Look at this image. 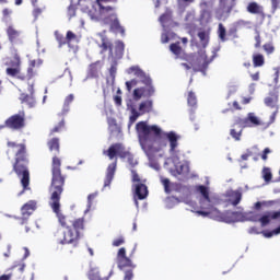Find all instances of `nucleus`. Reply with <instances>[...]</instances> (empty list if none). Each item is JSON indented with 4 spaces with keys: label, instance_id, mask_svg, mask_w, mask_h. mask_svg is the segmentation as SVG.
Segmentation results:
<instances>
[{
    "label": "nucleus",
    "instance_id": "6ab92c4d",
    "mask_svg": "<svg viewBox=\"0 0 280 280\" xmlns=\"http://www.w3.org/2000/svg\"><path fill=\"white\" fill-rule=\"evenodd\" d=\"M229 14H231V9L221 8L217 11V19L219 21H226V19H229Z\"/></svg>",
    "mask_w": 280,
    "mask_h": 280
},
{
    "label": "nucleus",
    "instance_id": "0e129e2a",
    "mask_svg": "<svg viewBox=\"0 0 280 280\" xmlns=\"http://www.w3.org/2000/svg\"><path fill=\"white\" fill-rule=\"evenodd\" d=\"M2 14H3V16H10V14H12V10H10V9H4V10L2 11Z\"/></svg>",
    "mask_w": 280,
    "mask_h": 280
},
{
    "label": "nucleus",
    "instance_id": "6e6d98bb",
    "mask_svg": "<svg viewBox=\"0 0 280 280\" xmlns=\"http://www.w3.org/2000/svg\"><path fill=\"white\" fill-rule=\"evenodd\" d=\"M161 43L165 44V43H170V35H167V33H163L161 36Z\"/></svg>",
    "mask_w": 280,
    "mask_h": 280
},
{
    "label": "nucleus",
    "instance_id": "79ce46f5",
    "mask_svg": "<svg viewBox=\"0 0 280 280\" xmlns=\"http://www.w3.org/2000/svg\"><path fill=\"white\" fill-rule=\"evenodd\" d=\"M138 81L136 79L126 82L127 91H132V86H137Z\"/></svg>",
    "mask_w": 280,
    "mask_h": 280
},
{
    "label": "nucleus",
    "instance_id": "bb28decb",
    "mask_svg": "<svg viewBox=\"0 0 280 280\" xmlns=\"http://www.w3.org/2000/svg\"><path fill=\"white\" fill-rule=\"evenodd\" d=\"M72 229L80 233L84 229V218L77 219L72 222Z\"/></svg>",
    "mask_w": 280,
    "mask_h": 280
},
{
    "label": "nucleus",
    "instance_id": "f704fd0d",
    "mask_svg": "<svg viewBox=\"0 0 280 280\" xmlns=\"http://www.w3.org/2000/svg\"><path fill=\"white\" fill-rule=\"evenodd\" d=\"M262 178L265 183H270L272 180V172L268 167H264L262 170Z\"/></svg>",
    "mask_w": 280,
    "mask_h": 280
},
{
    "label": "nucleus",
    "instance_id": "bf43d9fd",
    "mask_svg": "<svg viewBox=\"0 0 280 280\" xmlns=\"http://www.w3.org/2000/svg\"><path fill=\"white\" fill-rule=\"evenodd\" d=\"M25 101L27 102V104H28L30 107L34 106V104H35L34 98H32V97H30V96H26Z\"/></svg>",
    "mask_w": 280,
    "mask_h": 280
},
{
    "label": "nucleus",
    "instance_id": "412c9836",
    "mask_svg": "<svg viewBox=\"0 0 280 280\" xmlns=\"http://www.w3.org/2000/svg\"><path fill=\"white\" fill-rule=\"evenodd\" d=\"M198 38L200 39L202 47H207V45H209V31H199Z\"/></svg>",
    "mask_w": 280,
    "mask_h": 280
},
{
    "label": "nucleus",
    "instance_id": "0eeeda50",
    "mask_svg": "<svg viewBox=\"0 0 280 280\" xmlns=\"http://www.w3.org/2000/svg\"><path fill=\"white\" fill-rule=\"evenodd\" d=\"M9 147L14 148L16 147V163L14 164L13 168L14 172L18 174L19 178H21V185L23 189H27L30 186V171L27 170V160L25 159V145L19 144L16 145L14 142H9Z\"/></svg>",
    "mask_w": 280,
    "mask_h": 280
},
{
    "label": "nucleus",
    "instance_id": "c9c22d12",
    "mask_svg": "<svg viewBox=\"0 0 280 280\" xmlns=\"http://www.w3.org/2000/svg\"><path fill=\"white\" fill-rule=\"evenodd\" d=\"M90 280H108L100 277V270L98 269H92L89 273Z\"/></svg>",
    "mask_w": 280,
    "mask_h": 280
},
{
    "label": "nucleus",
    "instance_id": "4d7b16f0",
    "mask_svg": "<svg viewBox=\"0 0 280 280\" xmlns=\"http://www.w3.org/2000/svg\"><path fill=\"white\" fill-rule=\"evenodd\" d=\"M42 12H43V10H40V9H38V8H35V9L33 10V15H34V18H35V19H38V16H40Z\"/></svg>",
    "mask_w": 280,
    "mask_h": 280
},
{
    "label": "nucleus",
    "instance_id": "de8ad7c7",
    "mask_svg": "<svg viewBox=\"0 0 280 280\" xmlns=\"http://www.w3.org/2000/svg\"><path fill=\"white\" fill-rule=\"evenodd\" d=\"M264 49L267 54H272V51H275V46H272L271 44H265Z\"/></svg>",
    "mask_w": 280,
    "mask_h": 280
},
{
    "label": "nucleus",
    "instance_id": "5701e85b",
    "mask_svg": "<svg viewBox=\"0 0 280 280\" xmlns=\"http://www.w3.org/2000/svg\"><path fill=\"white\" fill-rule=\"evenodd\" d=\"M67 45H71V43H80V37L75 35V33L68 31L66 35Z\"/></svg>",
    "mask_w": 280,
    "mask_h": 280
},
{
    "label": "nucleus",
    "instance_id": "4c0bfd02",
    "mask_svg": "<svg viewBox=\"0 0 280 280\" xmlns=\"http://www.w3.org/2000/svg\"><path fill=\"white\" fill-rule=\"evenodd\" d=\"M187 102H188V106H192V107L196 106V104H198L196 94L194 92L188 93Z\"/></svg>",
    "mask_w": 280,
    "mask_h": 280
},
{
    "label": "nucleus",
    "instance_id": "b1692460",
    "mask_svg": "<svg viewBox=\"0 0 280 280\" xmlns=\"http://www.w3.org/2000/svg\"><path fill=\"white\" fill-rule=\"evenodd\" d=\"M97 196H98L97 192H93L88 196V205H86V209L84 210V215H86V213L91 211V207H93V200H95Z\"/></svg>",
    "mask_w": 280,
    "mask_h": 280
},
{
    "label": "nucleus",
    "instance_id": "423d86ee",
    "mask_svg": "<svg viewBox=\"0 0 280 280\" xmlns=\"http://www.w3.org/2000/svg\"><path fill=\"white\" fill-rule=\"evenodd\" d=\"M127 73L129 75H135L138 78L139 82L145 85L144 88H138L133 91V100L139 101L141 97H152V95H154L155 90L154 85H152V79H150L141 68L132 66L127 69Z\"/></svg>",
    "mask_w": 280,
    "mask_h": 280
},
{
    "label": "nucleus",
    "instance_id": "e433bc0d",
    "mask_svg": "<svg viewBox=\"0 0 280 280\" xmlns=\"http://www.w3.org/2000/svg\"><path fill=\"white\" fill-rule=\"evenodd\" d=\"M55 38L59 47H62V45H67V38H65V36L60 34L58 31L55 32Z\"/></svg>",
    "mask_w": 280,
    "mask_h": 280
},
{
    "label": "nucleus",
    "instance_id": "8fccbe9b",
    "mask_svg": "<svg viewBox=\"0 0 280 280\" xmlns=\"http://www.w3.org/2000/svg\"><path fill=\"white\" fill-rule=\"evenodd\" d=\"M270 152H272V151L270 150V148H266V149L264 150L262 155H261L262 161H268V154H270Z\"/></svg>",
    "mask_w": 280,
    "mask_h": 280
},
{
    "label": "nucleus",
    "instance_id": "6e6552de",
    "mask_svg": "<svg viewBox=\"0 0 280 280\" xmlns=\"http://www.w3.org/2000/svg\"><path fill=\"white\" fill-rule=\"evenodd\" d=\"M217 51H220V47L213 51V55L210 58L207 57V51L205 49H201L198 54H196L190 62L194 71H201V73L205 75V71H207V67L213 62Z\"/></svg>",
    "mask_w": 280,
    "mask_h": 280
},
{
    "label": "nucleus",
    "instance_id": "1a4fd4ad",
    "mask_svg": "<svg viewBox=\"0 0 280 280\" xmlns=\"http://www.w3.org/2000/svg\"><path fill=\"white\" fill-rule=\"evenodd\" d=\"M103 154H106L110 161H113L115 156L127 159L131 167H135L138 163L137 160H135V156H132L130 152L126 151V148H124V144L121 143L113 144L107 151H103Z\"/></svg>",
    "mask_w": 280,
    "mask_h": 280
},
{
    "label": "nucleus",
    "instance_id": "9d476101",
    "mask_svg": "<svg viewBox=\"0 0 280 280\" xmlns=\"http://www.w3.org/2000/svg\"><path fill=\"white\" fill-rule=\"evenodd\" d=\"M128 110H130V116H129V124H128V128L132 127V124H135V121H137V119H139V117H141V115H145V113H152V106L153 103L151 100H147L143 101L139 104L138 110L135 106L128 104Z\"/></svg>",
    "mask_w": 280,
    "mask_h": 280
},
{
    "label": "nucleus",
    "instance_id": "58836bf2",
    "mask_svg": "<svg viewBox=\"0 0 280 280\" xmlns=\"http://www.w3.org/2000/svg\"><path fill=\"white\" fill-rule=\"evenodd\" d=\"M275 205V201L269 200V201H258L255 203V209H261V207H272Z\"/></svg>",
    "mask_w": 280,
    "mask_h": 280
},
{
    "label": "nucleus",
    "instance_id": "37998d69",
    "mask_svg": "<svg viewBox=\"0 0 280 280\" xmlns=\"http://www.w3.org/2000/svg\"><path fill=\"white\" fill-rule=\"evenodd\" d=\"M272 12H277L280 8V0H271Z\"/></svg>",
    "mask_w": 280,
    "mask_h": 280
},
{
    "label": "nucleus",
    "instance_id": "4be33fe9",
    "mask_svg": "<svg viewBox=\"0 0 280 280\" xmlns=\"http://www.w3.org/2000/svg\"><path fill=\"white\" fill-rule=\"evenodd\" d=\"M180 200L176 197H168L165 199L166 209H174L176 205H179Z\"/></svg>",
    "mask_w": 280,
    "mask_h": 280
},
{
    "label": "nucleus",
    "instance_id": "f8f14e48",
    "mask_svg": "<svg viewBox=\"0 0 280 280\" xmlns=\"http://www.w3.org/2000/svg\"><path fill=\"white\" fill-rule=\"evenodd\" d=\"M5 126L19 130L25 126V116L21 114L11 116L5 120Z\"/></svg>",
    "mask_w": 280,
    "mask_h": 280
},
{
    "label": "nucleus",
    "instance_id": "39448f33",
    "mask_svg": "<svg viewBox=\"0 0 280 280\" xmlns=\"http://www.w3.org/2000/svg\"><path fill=\"white\" fill-rule=\"evenodd\" d=\"M4 65L7 67L5 73L10 78H16V80H32V78L36 75V72H34V67H40L43 61L40 59L32 60L26 75L22 72L21 57H19V55H14L12 58L4 59Z\"/></svg>",
    "mask_w": 280,
    "mask_h": 280
},
{
    "label": "nucleus",
    "instance_id": "dca6fc26",
    "mask_svg": "<svg viewBox=\"0 0 280 280\" xmlns=\"http://www.w3.org/2000/svg\"><path fill=\"white\" fill-rule=\"evenodd\" d=\"M226 196L234 207L242 201V190H228Z\"/></svg>",
    "mask_w": 280,
    "mask_h": 280
},
{
    "label": "nucleus",
    "instance_id": "f03ea898",
    "mask_svg": "<svg viewBox=\"0 0 280 280\" xmlns=\"http://www.w3.org/2000/svg\"><path fill=\"white\" fill-rule=\"evenodd\" d=\"M60 159L52 158V179L50 186V200L49 207H51L54 213H56L59 223L63 226L62 230H59L56 234L58 244H73L78 246V238L80 237V232L74 231L67 224V217L60 213V196L62 195V186L65 185V177L60 171Z\"/></svg>",
    "mask_w": 280,
    "mask_h": 280
},
{
    "label": "nucleus",
    "instance_id": "473e14b6",
    "mask_svg": "<svg viewBox=\"0 0 280 280\" xmlns=\"http://www.w3.org/2000/svg\"><path fill=\"white\" fill-rule=\"evenodd\" d=\"M124 49H125V46H124L122 42H116V48H115L116 58L119 59L124 56Z\"/></svg>",
    "mask_w": 280,
    "mask_h": 280
},
{
    "label": "nucleus",
    "instance_id": "680f3d73",
    "mask_svg": "<svg viewBox=\"0 0 280 280\" xmlns=\"http://www.w3.org/2000/svg\"><path fill=\"white\" fill-rule=\"evenodd\" d=\"M68 12L69 16H75V9H73V7H69Z\"/></svg>",
    "mask_w": 280,
    "mask_h": 280
},
{
    "label": "nucleus",
    "instance_id": "72a5a7b5",
    "mask_svg": "<svg viewBox=\"0 0 280 280\" xmlns=\"http://www.w3.org/2000/svg\"><path fill=\"white\" fill-rule=\"evenodd\" d=\"M277 96H269L265 98L266 106H269L270 108H277Z\"/></svg>",
    "mask_w": 280,
    "mask_h": 280
},
{
    "label": "nucleus",
    "instance_id": "09e8293b",
    "mask_svg": "<svg viewBox=\"0 0 280 280\" xmlns=\"http://www.w3.org/2000/svg\"><path fill=\"white\" fill-rule=\"evenodd\" d=\"M233 93H237V85H229V94L228 97H231Z\"/></svg>",
    "mask_w": 280,
    "mask_h": 280
},
{
    "label": "nucleus",
    "instance_id": "69168bd1",
    "mask_svg": "<svg viewBox=\"0 0 280 280\" xmlns=\"http://www.w3.org/2000/svg\"><path fill=\"white\" fill-rule=\"evenodd\" d=\"M12 279V275H2L0 276V280H10Z\"/></svg>",
    "mask_w": 280,
    "mask_h": 280
},
{
    "label": "nucleus",
    "instance_id": "20e7f679",
    "mask_svg": "<svg viewBox=\"0 0 280 280\" xmlns=\"http://www.w3.org/2000/svg\"><path fill=\"white\" fill-rule=\"evenodd\" d=\"M85 0H79V5H81L82 12L88 14L92 21H104L105 23H110V30L113 32L119 33L124 36L126 30L121 24H119V19H117V13L112 7H106L110 0H96L95 4L89 9V4L84 7Z\"/></svg>",
    "mask_w": 280,
    "mask_h": 280
},
{
    "label": "nucleus",
    "instance_id": "aec40b11",
    "mask_svg": "<svg viewBox=\"0 0 280 280\" xmlns=\"http://www.w3.org/2000/svg\"><path fill=\"white\" fill-rule=\"evenodd\" d=\"M117 261H118V268L120 270H122L126 267L131 268V266H132V260L130 258H128V256H125L122 258H118Z\"/></svg>",
    "mask_w": 280,
    "mask_h": 280
},
{
    "label": "nucleus",
    "instance_id": "c85d7f7f",
    "mask_svg": "<svg viewBox=\"0 0 280 280\" xmlns=\"http://www.w3.org/2000/svg\"><path fill=\"white\" fill-rule=\"evenodd\" d=\"M253 62H254V67H264V55L261 54H255L253 55Z\"/></svg>",
    "mask_w": 280,
    "mask_h": 280
},
{
    "label": "nucleus",
    "instance_id": "2f4dec72",
    "mask_svg": "<svg viewBox=\"0 0 280 280\" xmlns=\"http://www.w3.org/2000/svg\"><path fill=\"white\" fill-rule=\"evenodd\" d=\"M218 35L222 43H226V28L224 27V25H222V23L219 24Z\"/></svg>",
    "mask_w": 280,
    "mask_h": 280
},
{
    "label": "nucleus",
    "instance_id": "a211bd4d",
    "mask_svg": "<svg viewBox=\"0 0 280 280\" xmlns=\"http://www.w3.org/2000/svg\"><path fill=\"white\" fill-rule=\"evenodd\" d=\"M161 183H162V185H163V187H164L165 194H172V191H174V189H175V187H176L174 184H172V183L170 182L168 178H163V177H161Z\"/></svg>",
    "mask_w": 280,
    "mask_h": 280
},
{
    "label": "nucleus",
    "instance_id": "a18cd8bd",
    "mask_svg": "<svg viewBox=\"0 0 280 280\" xmlns=\"http://www.w3.org/2000/svg\"><path fill=\"white\" fill-rule=\"evenodd\" d=\"M126 241L124 240V237H118L116 240L113 241V246H121L122 244H125Z\"/></svg>",
    "mask_w": 280,
    "mask_h": 280
},
{
    "label": "nucleus",
    "instance_id": "2eb2a0df",
    "mask_svg": "<svg viewBox=\"0 0 280 280\" xmlns=\"http://www.w3.org/2000/svg\"><path fill=\"white\" fill-rule=\"evenodd\" d=\"M115 172H117V160L107 167L104 189H106V187H110V183H113V178H115Z\"/></svg>",
    "mask_w": 280,
    "mask_h": 280
},
{
    "label": "nucleus",
    "instance_id": "f3484780",
    "mask_svg": "<svg viewBox=\"0 0 280 280\" xmlns=\"http://www.w3.org/2000/svg\"><path fill=\"white\" fill-rule=\"evenodd\" d=\"M247 12H249V14H262L264 7L259 5L257 2H250L247 5Z\"/></svg>",
    "mask_w": 280,
    "mask_h": 280
},
{
    "label": "nucleus",
    "instance_id": "a878e982",
    "mask_svg": "<svg viewBox=\"0 0 280 280\" xmlns=\"http://www.w3.org/2000/svg\"><path fill=\"white\" fill-rule=\"evenodd\" d=\"M170 49H171L172 54H174V56H176V58H180V56H183V48H180L179 43L172 44L170 46Z\"/></svg>",
    "mask_w": 280,
    "mask_h": 280
},
{
    "label": "nucleus",
    "instance_id": "4468645a",
    "mask_svg": "<svg viewBox=\"0 0 280 280\" xmlns=\"http://www.w3.org/2000/svg\"><path fill=\"white\" fill-rule=\"evenodd\" d=\"M34 211H36V201L35 200H31L27 203H25L22 207V222L21 224H25V222L27 221V218H30L32 215V213H34Z\"/></svg>",
    "mask_w": 280,
    "mask_h": 280
},
{
    "label": "nucleus",
    "instance_id": "5fc2aeb1",
    "mask_svg": "<svg viewBox=\"0 0 280 280\" xmlns=\"http://www.w3.org/2000/svg\"><path fill=\"white\" fill-rule=\"evenodd\" d=\"M255 47H260L261 46V37L259 36V32L256 31V36H255Z\"/></svg>",
    "mask_w": 280,
    "mask_h": 280
},
{
    "label": "nucleus",
    "instance_id": "7c9ffc66",
    "mask_svg": "<svg viewBox=\"0 0 280 280\" xmlns=\"http://www.w3.org/2000/svg\"><path fill=\"white\" fill-rule=\"evenodd\" d=\"M48 148L50 152H54V150H57V152L60 150V142L58 138H54L48 142Z\"/></svg>",
    "mask_w": 280,
    "mask_h": 280
},
{
    "label": "nucleus",
    "instance_id": "e2e57ef3",
    "mask_svg": "<svg viewBox=\"0 0 280 280\" xmlns=\"http://www.w3.org/2000/svg\"><path fill=\"white\" fill-rule=\"evenodd\" d=\"M115 104L117 105V106H121V96H115Z\"/></svg>",
    "mask_w": 280,
    "mask_h": 280
},
{
    "label": "nucleus",
    "instance_id": "13d9d810",
    "mask_svg": "<svg viewBox=\"0 0 280 280\" xmlns=\"http://www.w3.org/2000/svg\"><path fill=\"white\" fill-rule=\"evenodd\" d=\"M273 71H276L275 72V79H273V81H275V84H277L278 82H279V68H273Z\"/></svg>",
    "mask_w": 280,
    "mask_h": 280
},
{
    "label": "nucleus",
    "instance_id": "052dcab7",
    "mask_svg": "<svg viewBox=\"0 0 280 280\" xmlns=\"http://www.w3.org/2000/svg\"><path fill=\"white\" fill-rule=\"evenodd\" d=\"M277 113H278V109H276L272 115L270 116V124H275V119H277Z\"/></svg>",
    "mask_w": 280,
    "mask_h": 280
},
{
    "label": "nucleus",
    "instance_id": "c756f323",
    "mask_svg": "<svg viewBox=\"0 0 280 280\" xmlns=\"http://www.w3.org/2000/svg\"><path fill=\"white\" fill-rule=\"evenodd\" d=\"M74 96L73 94H69L66 98H65V103H63V108H62V114L67 115V113H69V105L71 104V102H73Z\"/></svg>",
    "mask_w": 280,
    "mask_h": 280
},
{
    "label": "nucleus",
    "instance_id": "338daca9",
    "mask_svg": "<svg viewBox=\"0 0 280 280\" xmlns=\"http://www.w3.org/2000/svg\"><path fill=\"white\" fill-rule=\"evenodd\" d=\"M252 80H254V82L259 81V72L252 74Z\"/></svg>",
    "mask_w": 280,
    "mask_h": 280
},
{
    "label": "nucleus",
    "instance_id": "ddd939ff",
    "mask_svg": "<svg viewBox=\"0 0 280 280\" xmlns=\"http://www.w3.org/2000/svg\"><path fill=\"white\" fill-rule=\"evenodd\" d=\"M243 128H253L255 126H261V120L255 115V113H248L247 117L240 121Z\"/></svg>",
    "mask_w": 280,
    "mask_h": 280
},
{
    "label": "nucleus",
    "instance_id": "cd10ccee",
    "mask_svg": "<svg viewBox=\"0 0 280 280\" xmlns=\"http://www.w3.org/2000/svg\"><path fill=\"white\" fill-rule=\"evenodd\" d=\"M7 34L10 40H14L15 38H19V36H21V32L16 31L14 26H9L7 30Z\"/></svg>",
    "mask_w": 280,
    "mask_h": 280
},
{
    "label": "nucleus",
    "instance_id": "ea45409f",
    "mask_svg": "<svg viewBox=\"0 0 280 280\" xmlns=\"http://www.w3.org/2000/svg\"><path fill=\"white\" fill-rule=\"evenodd\" d=\"M170 19H172V15H170V13H165L160 16V23H161L162 27H165V23H167V21H170Z\"/></svg>",
    "mask_w": 280,
    "mask_h": 280
},
{
    "label": "nucleus",
    "instance_id": "9b49d317",
    "mask_svg": "<svg viewBox=\"0 0 280 280\" xmlns=\"http://www.w3.org/2000/svg\"><path fill=\"white\" fill-rule=\"evenodd\" d=\"M131 178L135 187V205L139 209L138 200H145L148 198V186L141 182L137 171L131 170Z\"/></svg>",
    "mask_w": 280,
    "mask_h": 280
},
{
    "label": "nucleus",
    "instance_id": "49530a36",
    "mask_svg": "<svg viewBox=\"0 0 280 280\" xmlns=\"http://www.w3.org/2000/svg\"><path fill=\"white\" fill-rule=\"evenodd\" d=\"M183 202L185 205H188V207H190L191 209H194V211H196V202L191 201L189 198L184 199Z\"/></svg>",
    "mask_w": 280,
    "mask_h": 280
},
{
    "label": "nucleus",
    "instance_id": "a19ab883",
    "mask_svg": "<svg viewBox=\"0 0 280 280\" xmlns=\"http://www.w3.org/2000/svg\"><path fill=\"white\" fill-rule=\"evenodd\" d=\"M230 135L233 137V139H235V141H240V137H242V130L237 132L235 129H231Z\"/></svg>",
    "mask_w": 280,
    "mask_h": 280
},
{
    "label": "nucleus",
    "instance_id": "c03bdc74",
    "mask_svg": "<svg viewBox=\"0 0 280 280\" xmlns=\"http://www.w3.org/2000/svg\"><path fill=\"white\" fill-rule=\"evenodd\" d=\"M132 279H135V273L132 272V270L125 271L124 280H132Z\"/></svg>",
    "mask_w": 280,
    "mask_h": 280
},
{
    "label": "nucleus",
    "instance_id": "3c124183",
    "mask_svg": "<svg viewBox=\"0 0 280 280\" xmlns=\"http://www.w3.org/2000/svg\"><path fill=\"white\" fill-rule=\"evenodd\" d=\"M61 128H65V120H61L59 125L51 130V132H60Z\"/></svg>",
    "mask_w": 280,
    "mask_h": 280
},
{
    "label": "nucleus",
    "instance_id": "7ed1b4c3",
    "mask_svg": "<svg viewBox=\"0 0 280 280\" xmlns=\"http://www.w3.org/2000/svg\"><path fill=\"white\" fill-rule=\"evenodd\" d=\"M197 191L202 196L200 199V207L203 209L196 211L197 215H202V218L208 217L212 220H217V222H225L226 224H232L233 222H246V220L259 222L261 219L246 214L242 211H226L225 213H222L213 207L215 201L209 197V188H207V186H198Z\"/></svg>",
    "mask_w": 280,
    "mask_h": 280
},
{
    "label": "nucleus",
    "instance_id": "774afa93",
    "mask_svg": "<svg viewBox=\"0 0 280 280\" xmlns=\"http://www.w3.org/2000/svg\"><path fill=\"white\" fill-rule=\"evenodd\" d=\"M249 93L253 95V93H255V83H252L249 85Z\"/></svg>",
    "mask_w": 280,
    "mask_h": 280
},
{
    "label": "nucleus",
    "instance_id": "864d4df0",
    "mask_svg": "<svg viewBox=\"0 0 280 280\" xmlns=\"http://www.w3.org/2000/svg\"><path fill=\"white\" fill-rule=\"evenodd\" d=\"M124 257H127L126 256V249L124 247H121L118 253H117V259H121Z\"/></svg>",
    "mask_w": 280,
    "mask_h": 280
},
{
    "label": "nucleus",
    "instance_id": "393cba45",
    "mask_svg": "<svg viewBox=\"0 0 280 280\" xmlns=\"http://www.w3.org/2000/svg\"><path fill=\"white\" fill-rule=\"evenodd\" d=\"M100 38L102 40L101 47L103 51H106V49H109V54H113V47L110 46V42H108V39L105 38V36L102 34H100Z\"/></svg>",
    "mask_w": 280,
    "mask_h": 280
},
{
    "label": "nucleus",
    "instance_id": "f257e3e1",
    "mask_svg": "<svg viewBox=\"0 0 280 280\" xmlns=\"http://www.w3.org/2000/svg\"><path fill=\"white\" fill-rule=\"evenodd\" d=\"M138 140L141 150L144 152L149 161V167L159 172L161 165L158 160L163 159L165 148L168 145L170 156L164 162V167L172 176H187L189 174V164L180 161V149L178 141L180 136L175 131H163L156 125H148L145 121H140L136 125Z\"/></svg>",
    "mask_w": 280,
    "mask_h": 280
},
{
    "label": "nucleus",
    "instance_id": "603ef678",
    "mask_svg": "<svg viewBox=\"0 0 280 280\" xmlns=\"http://www.w3.org/2000/svg\"><path fill=\"white\" fill-rule=\"evenodd\" d=\"M117 73V66L116 65H113L109 69V74L110 77L113 78V80H115V75Z\"/></svg>",
    "mask_w": 280,
    "mask_h": 280
}]
</instances>
